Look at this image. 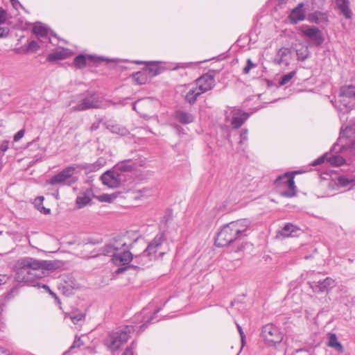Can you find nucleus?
I'll return each instance as SVG.
<instances>
[{"instance_id":"nucleus-1","label":"nucleus","mask_w":355,"mask_h":355,"mask_svg":"<svg viewBox=\"0 0 355 355\" xmlns=\"http://www.w3.org/2000/svg\"><path fill=\"white\" fill-rule=\"evenodd\" d=\"M58 267L59 263L57 261L37 260L32 257H24L17 262L15 280L17 282L31 284L33 286L43 288L55 300H58L56 294L46 284H34L36 279L42 278L49 271L54 270Z\"/></svg>"},{"instance_id":"nucleus-2","label":"nucleus","mask_w":355,"mask_h":355,"mask_svg":"<svg viewBox=\"0 0 355 355\" xmlns=\"http://www.w3.org/2000/svg\"><path fill=\"white\" fill-rule=\"evenodd\" d=\"M126 236L114 237L102 248L104 255L112 257V261L116 266L129 264L134 255L130 252L132 243H128Z\"/></svg>"},{"instance_id":"nucleus-3","label":"nucleus","mask_w":355,"mask_h":355,"mask_svg":"<svg viewBox=\"0 0 355 355\" xmlns=\"http://www.w3.org/2000/svg\"><path fill=\"white\" fill-rule=\"evenodd\" d=\"M126 236L114 237L102 248L104 255L112 257V261L116 266L129 264L134 255L130 252L132 243H128Z\"/></svg>"},{"instance_id":"nucleus-4","label":"nucleus","mask_w":355,"mask_h":355,"mask_svg":"<svg viewBox=\"0 0 355 355\" xmlns=\"http://www.w3.org/2000/svg\"><path fill=\"white\" fill-rule=\"evenodd\" d=\"M126 236L114 237L102 248L104 255L112 257V261L116 266L129 264L134 255L130 252L132 243H128Z\"/></svg>"},{"instance_id":"nucleus-5","label":"nucleus","mask_w":355,"mask_h":355,"mask_svg":"<svg viewBox=\"0 0 355 355\" xmlns=\"http://www.w3.org/2000/svg\"><path fill=\"white\" fill-rule=\"evenodd\" d=\"M250 224L248 220L241 219L224 225L217 234L215 245L218 247H225L245 237Z\"/></svg>"},{"instance_id":"nucleus-6","label":"nucleus","mask_w":355,"mask_h":355,"mask_svg":"<svg viewBox=\"0 0 355 355\" xmlns=\"http://www.w3.org/2000/svg\"><path fill=\"white\" fill-rule=\"evenodd\" d=\"M165 241L166 238L164 233L157 234L141 254L134 256L133 260L139 265L135 267L139 268L140 266H148L153 259H157V253L161 249L162 245Z\"/></svg>"},{"instance_id":"nucleus-7","label":"nucleus","mask_w":355,"mask_h":355,"mask_svg":"<svg viewBox=\"0 0 355 355\" xmlns=\"http://www.w3.org/2000/svg\"><path fill=\"white\" fill-rule=\"evenodd\" d=\"M133 331V326L126 325L110 333L104 340V344L109 351L114 353L127 343Z\"/></svg>"},{"instance_id":"nucleus-8","label":"nucleus","mask_w":355,"mask_h":355,"mask_svg":"<svg viewBox=\"0 0 355 355\" xmlns=\"http://www.w3.org/2000/svg\"><path fill=\"white\" fill-rule=\"evenodd\" d=\"M103 101L101 98L95 93L81 94L78 103L71 107L73 112H81L90 109L101 108Z\"/></svg>"},{"instance_id":"nucleus-9","label":"nucleus","mask_w":355,"mask_h":355,"mask_svg":"<svg viewBox=\"0 0 355 355\" xmlns=\"http://www.w3.org/2000/svg\"><path fill=\"white\" fill-rule=\"evenodd\" d=\"M306 171H294L291 172H286L283 175H279L274 182L275 187L281 184V181L283 180H286L288 184V190L282 191L281 195L286 198H292L296 195V187L295 185L294 178L296 174H301L305 173Z\"/></svg>"},{"instance_id":"nucleus-10","label":"nucleus","mask_w":355,"mask_h":355,"mask_svg":"<svg viewBox=\"0 0 355 355\" xmlns=\"http://www.w3.org/2000/svg\"><path fill=\"white\" fill-rule=\"evenodd\" d=\"M261 338L268 346H275L283 340V334L279 329L272 324H268L263 327Z\"/></svg>"},{"instance_id":"nucleus-11","label":"nucleus","mask_w":355,"mask_h":355,"mask_svg":"<svg viewBox=\"0 0 355 355\" xmlns=\"http://www.w3.org/2000/svg\"><path fill=\"white\" fill-rule=\"evenodd\" d=\"M75 171L74 167L69 166L47 180V183L51 185H71L76 181L73 175Z\"/></svg>"},{"instance_id":"nucleus-12","label":"nucleus","mask_w":355,"mask_h":355,"mask_svg":"<svg viewBox=\"0 0 355 355\" xmlns=\"http://www.w3.org/2000/svg\"><path fill=\"white\" fill-rule=\"evenodd\" d=\"M249 115L241 109L230 107L225 111V119L227 121L231 119V124L234 128H240L248 119Z\"/></svg>"},{"instance_id":"nucleus-13","label":"nucleus","mask_w":355,"mask_h":355,"mask_svg":"<svg viewBox=\"0 0 355 355\" xmlns=\"http://www.w3.org/2000/svg\"><path fill=\"white\" fill-rule=\"evenodd\" d=\"M310 288L315 293L328 292L335 286V281L331 277L324 279L313 278L308 282Z\"/></svg>"},{"instance_id":"nucleus-14","label":"nucleus","mask_w":355,"mask_h":355,"mask_svg":"<svg viewBox=\"0 0 355 355\" xmlns=\"http://www.w3.org/2000/svg\"><path fill=\"white\" fill-rule=\"evenodd\" d=\"M101 179L105 185L110 188L118 187L122 181L121 174L118 173L114 168L104 173L101 175Z\"/></svg>"},{"instance_id":"nucleus-15","label":"nucleus","mask_w":355,"mask_h":355,"mask_svg":"<svg viewBox=\"0 0 355 355\" xmlns=\"http://www.w3.org/2000/svg\"><path fill=\"white\" fill-rule=\"evenodd\" d=\"M214 76L211 74L206 73L196 80L195 87L202 94L214 87Z\"/></svg>"},{"instance_id":"nucleus-16","label":"nucleus","mask_w":355,"mask_h":355,"mask_svg":"<svg viewBox=\"0 0 355 355\" xmlns=\"http://www.w3.org/2000/svg\"><path fill=\"white\" fill-rule=\"evenodd\" d=\"M346 164L344 157H319L312 162L311 166L331 165L332 166H341Z\"/></svg>"},{"instance_id":"nucleus-17","label":"nucleus","mask_w":355,"mask_h":355,"mask_svg":"<svg viewBox=\"0 0 355 355\" xmlns=\"http://www.w3.org/2000/svg\"><path fill=\"white\" fill-rule=\"evenodd\" d=\"M303 36L308 37L316 45H321L324 42V37L320 30L316 27H308L302 32Z\"/></svg>"},{"instance_id":"nucleus-18","label":"nucleus","mask_w":355,"mask_h":355,"mask_svg":"<svg viewBox=\"0 0 355 355\" xmlns=\"http://www.w3.org/2000/svg\"><path fill=\"white\" fill-rule=\"evenodd\" d=\"M71 55L69 49L66 48H58L47 56L49 62L62 60L68 58Z\"/></svg>"},{"instance_id":"nucleus-19","label":"nucleus","mask_w":355,"mask_h":355,"mask_svg":"<svg viewBox=\"0 0 355 355\" xmlns=\"http://www.w3.org/2000/svg\"><path fill=\"white\" fill-rule=\"evenodd\" d=\"M137 164L132 159H127L119 162L113 168L116 169L118 173H121L123 172L132 171L137 168Z\"/></svg>"},{"instance_id":"nucleus-20","label":"nucleus","mask_w":355,"mask_h":355,"mask_svg":"<svg viewBox=\"0 0 355 355\" xmlns=\"http://www.w3.org/2000/svg\"><path fill=\"white\" fill-rule=\"evenodd\" d=\"M104 125L112 133L116 134L120 136H125L129 134V131L125 127L114 123L112 121H106L104 123Z\"/></svg>"},{"instance_id":"nucleus-21","label":"nucleus","mask_w":355,"mask_h":355,"mask_svg":"<svg viewBox=\"0 0 355 355\" xmlns=\"http://www.w3.org/2000/svg\"><path fill=\"white\" fill-rule=\"evenodd\" d=\"M303 3H300L291 12L289 18L293 24H297L300 21H302L305 18L304 12L302 10Z\"/></svg>"},{"instance_id":"nucleus-22","label":"nucleus","mask_w":355,"mask_h":355,"mask_svg":"<svg viewBox=\"0 0 355 355\" xmlns=\"http://www.w3.org/2000/svg\"><path fill=\"white\" fill-rule=\"evenodd\" d=\"M338 8L346 19H351L352 17V11L350 8V3L349 0H336Z\"/></svg>"},{"instance_id":"nucleus-23","label":"nucleus","mask_w":355,"mask_h":355,"mask_svg":"<svg viewBox=\"0 0 355 355\" xmlns=\"http://www.w3.org/2000/svg\"><path fill=\"white\" fill-rule=\"evenodd\" d=\"M175 118L182 124H189L194 121V116L183 110H177Z\"/></svg>"},{"instance_id":"nucleus-24","label":"nucleus","mask_w":355,"mask_h":355,"mask_svg":"<svg viewBox=\"0 0 355 355\" xmlns=\"http://www.w3.org/2000/svg\"><path fill=\"white\" fill-rule=\"evenodd\" d=\"M300 230L292 223H287L284 225L280 232L282 236L284 237L295 236Z\"/></svg>"},{"instance_id":"nucleus-25","label":"nucleus","mask_w":355,"mask_h":355,"mask_svg":"<svg viewBox=\"0 0 355 355\" xmlns=\"http://www.w3.org/2000/svg\"><path fill=\"white\" fill-rule=\"evenodd\" d=\"M291 53V50L288 48L282 47L279 49L274 58V63L277 65H281L284 62V58Z\"/></svg>"},{"instance_id":"nucleus-26","label":"nucleus","mask_w":355,"mask_h":355,"mask_svg":"<svg viewBox=\"0 0 355 355\" xmlns=\"http://www.w3.org/2000/svg\"><path fill=\"white\" fill-rule=\"evenodd\" d=\"M202 94L198 90L196 87H191L187 94L185 95V100L189 104L192 105L195 103L198 97L200 96Z\"/></svg>"},{"instance_id":"nucleus-27","label":"nucleus","mask_w":355,"mask_h":355,"mask_svg":"<svg viewBox=\"0 0 355 355\" xmlns=\"http://www.w3.org/2000/svg\"><path fill=\"white\" fill-rule=\"evenodd\" d=\"M328 345L338 351V352H343L344 349L341 343L338 340L337 336L335 334H331L329 338Z\"/></svg>"},{"instance_id":"nucleus-28","label":"nucleus","mask_w":355,"mask_h":355,"mask_svg":"<svg viewBox=\"0 0 355 355\" xmlns=\"http://www.w3.org/2000/svg\"><path fill=\"white\" fill-rule=\"evenodd\" d=\"M33 31L38 38H44L47 36L49 30L41 23H37L33 26Z\"/></svg>"},{"instance_id":"nucleus-29","label":"nucleus","mask_w":355,"mask_h":355,"mask_svg":"<svg viewBox=\"0 0 355 355\" xmlns=\"http://www.w3.org/2000/svg\"><path fill=\"white\" fill-rule=\"evenodd\" d=\"M340 94V96L347 98H355V86L352 85L342 86Z\"/></svg>"},{"instance_id":"nucleus-30","label":"nucleus","mask_w":355,"mask_h":355,"mask_svg":"<svg viewBox=\"0 0 355 355\" xmlns=\"http://www.w3.org/2000/svg\"><path fill=\"white\" fill-rule=\"evenodd\" d=\"M134 81L139 85L145 84L148 78L147 72L144 71H137L132 75Z\"/></svg>"},{"instance_id":"nucleus-31","label":"nucleus","mask_w":355,"mask_h":355,"mask_svg":"<svg viewBox=\"0 0 355 355\" xmlns=\"http://www.w3.org/2000/svg\"><path fill=\"white\" fill-rule=\"evenodd\" d=\"M73 324H78L80 321L84 320L85 315L78 310L73 311L67 315Z\"/></svg>"},{"instance_id":"nucleus-32","label":"nucleus","mask_w":355,"mask_h":355,"mask_svg":"<svg viewBox=\"0 0 355 355\" xmlns=\"http://www.w3.org/2000/svg\"><path fill=\"white\" fill-rule=\"evenodd\" d=\"M144 71L147 72L148 76H155L160 73V69L154 62H149Z\"/></svg>"},{"instance_id":"nucleus-33","label":"nucleus","mask_w":355,"mask_h":355,"mask_svg":"<svg viewBox=\"0 0 355 355\" xmlns=\"http://www.w3.org/2000/svg\"><path fill=\"white\" fill-rule=\"evenodd\" d=\"M355 181V174L353 177L341 176L338 178V182L343 187H348L349 185H354Z\"/></svg>"},{"instance_id":"nucleus-34","label":"nucleus","mask_w":355,"mask_h":355,"mask_svg":"<svg viewBox=\"0 0 355 355\" xmlns=\"http://www.w3.org/2000/svg\"><path fill=\"white\" fill-rule=\"evenodd\" d=\"M86 56L83 55H79L75 58L73 64L77 68L82 69L86 66Z\"/></svg>"},{"instance_id":"nucleus-35","label":"nucleus","mask_w":355,"mask_h":355,"mask_svg":"<svg viewBox=\"0 0 355 355\" xmlns=\"http://www.w3.org/2000/svg\"><path fill=\"white\" fill-rule=\"evenodd\" d=\"M91 198L85 194L80 195L78 196L76 198V203L79 208L85 207V205L89 204Z\"/></svg>"},{"instance_id":"nucleus-36","label":"nucleus","mask_w":355,"mask_h":355,"mask_svg":"<svg viewBox=\"0 0 355 355\" xmlns=\"http://www.w3.org/2000/svg\"><path fill=\"white\" fill-rule=\"evenodd\" d=\"M295 74H296V71H291V72L284 75L282 77V79L279 83V85L283 86V85H285L287 83H288V82H290L291 80V79L295 76Z\"/></svg>"},{"instance_id":"nucleus-37","label":"nucleus","mask_w":355,"mask_h":355,"mask_svg":"<svg viewBox=\"0 0 355 355\" xmlns=\"http://www.w3.org/2000/svg\"><path fill=\"white\" fill-rule=\"evenodd\" d=\"M297 59L301 61H304L308 58V50L306 49H297L296 51Z\"/></svg>"},{"instance_id":"nucleus-38","label":"nucleus","mask_w":355,"mask_h":355,"mask_svg":"<svg viewBox=\"0 0 355 355\" xmlns=\"http://www.w3.org/2000/svg\"><path fill=\"white\" fill-rule=\"evenodd\" d=\"M101 202H111L116 198V196L111 194H103L98 197Z\"/></svg>"},{"instance_id":"nucleus-39","label":"nucleus","mask_w":355,"mask_h":355,"mask_svg":"<svg viewBox=\"0 0 355 355\" xmlns=\"http://www.w3.org/2000/svg\"><path fill=\"white\" fill-rule=\"evenodd\" d=\"M136 192L138 193L141 197L149 196L153 193L152 189L148 187H144L141 189H138Z\"/></svg>"},{"instance_id":"nucleus-40","label":"nucleus","mask_w":355,"mask_h":355,"mask_svg":"<svg viewBox=\"0 0 355 355\" xmlns=\"http://www.w3.org/2000/svg\"><path fill=\"white\" fill-rule=\"evenodd\" d=\"M257 64L253 63L250 58L247 60L246 66L243 68V72L248 74L252 68L256 67Z\"/></svg>"},{"instance_id":"nucleus-41","label":"nucleus","mask_w":355,"mask_h":355,"mask_svg":"<svg viewBox=\"0 0 355 355\" xmlns=\"http://www.w3.org/2000/svg\"><path fill=\"white\" fill-rule=\"evenodd\" d=\"M8 19V14L6 10L0 7V24H4Z\"/></svg>"},{"instance_id":"nucleus-42","label":"nucleus","mask_w":355,"mask_h":355,"mask_svg":"<svg viewBox=\"0 0 355 355\" xmlns=\"http://www.w3.org/2000/svg\"><path fill=\"white\" fill-rule=\"evenodd\" d=\"M39 49H40V46H39L38 43L36 41L32 40V41H31L28 43V51H31L35 52Z\"/></svg>"},{"instance_id":"nucleus-43","label":"nucleus","mask_w":355,"mask_h":355,"mask_svg":"<svg viewBox=\"0 0 355 355\" xmlns=\"http://www.w3.org/2000/svg\"><path fill=\"white\" fill-rule=\"evenodd\" d=\"M313 16L315 18V21L316 23H318L320 21L326 19L325 14L320 12H315Z\"/></svg>"},{"instance_id":"nucleus-44","label":"nucleus","mask_w":355,"mask_h":355,"mask_svg":"<svg viewBox=\"0 0 355 355\" xmlns=\"http://www.w3.org/2000/svg\"><path fill=\"white\" fill-rule=\"evenodd\" d=\"M24 134H25V130L24 129H21V130H19L14 135V137H13L14 141H19L24 136Z\"/></svg>"},{"instance_id":"nucleus-45","label":"nucleus","mask_w":355,"mask_h":355,"mask_svg":"<svg viewBox=\"0 0 355 355\" xmlns=\"http://www.w3.org/2000/svg\"><path fill=\"white\" fill-rule=\"evenodd\" d=\"M9 33V28L7 26H0V37H5Z\"/></svg>"},{"instance_id":"nucleus-46","label":"nucleus","mask_w":355,"mask_h":355,"mask_svg":"<svg viewBox=\"0 0 355 355\" xmlns=\"http://www.w3.org/2000/svg\"><path fill=\"white\" fill-rule=\"evenodd\" d=\"M10 141L8 140L3 141L0 144V150L2 152L6 151L9 148Z\"/></svg>"},{"instance_id":"nucleus-47","label":"nucleus","mask_w":355,"mask_h":355,"mask_svg":"<svg viewBox=\"0 0 355 355\" xmlns=\"http://www.w3.org/2000/svg\"><path fill=\"white\" fill-rule=\"evenodd\" d=\"M347 145V143L343 144V146L339 148V151L337 150V147L338 146V144H335L334 146L331 149V155H334L333 153H343V149L344 146Z\"/></svg>"},{"instance_id":"nucleus-48","label":"nucleus","mask_w":355,"mask_h":355,"mask_svg":"<svg viewBox=\"0 0 355 355\" xmlns=\"http://www.w3.org/2000/svg\"><path fill=\"white\" fill-rule=\"evenodd\" d=\"M101 122H102L101 119H99V120L94 122L90 127V130L91 131L97 130L100 128V125H101Z\"/></svg>"},{"instance_id":"nucleus-49","label":"nucleus","mask_w":355,"mask_h":355,"mask_svg":"<svg viewBox=\"0 0 355 355\" xmlns=\"http://www.w3.org/2000/svg\"><path fill=\"white\" fill-rule=\"evenodd\" d=\"M10 2H11L12 7L17 10H18L19 8H24L22 5L20 3V2L18 0H10Z\"/></svg>"},{"instance_id":"nucleus-50","label":"nucleus","mask_w":355,"mask_h":355,"mask_svg":"<svg viewBox=\"0 0 355 355\" xmlns=\"http://www.w3.org/2000/svg\"><path fill=\"white\" fill-rule=\"evenodd\" d=\"M241 143L244 142L248 139V130H243L241 133Z\"/></svg>"},{"instance_id":"nucleus-51","label":"nucleus","mask_w":355,"mask_h":355,"mask_svg":"<svg viewBox=\"0 0 355 355\" xmlns=\"http://www.w3.org/2000/svg\"><path fill=\"white\" fill-rule=\"evenodd\" d=\"M82 345V342L80 340V338L76 339L71 346L69 348V350H72L73 348L76 347H80Z\"/></svg>"},{"instance_id":"nucleus-52","label":"nucleus","mask_w":355,"mask_h":355,"mask_svg":"<svg viewBox=\"0 0 355 355\" xmlns=\"http://www.w3.org/2000/svg\"><path fill=\"white\" fill-rule=\"evenodd\" d=\"M134 343H132L130 347H127L122 355H134L132 352Z\"/></svg>"},{"instance_id":"nucleus-53","label":"nucleus","mask_w":355,"mask_h":355,"mask_svg":"<svg viewBox=\"0 0 355 355\" xmlns=\"http://www.w3.org/2000/svg\"><path fill=\"white\" fill-rule=\"evenodd\" d=\"M38 209L40 210L41 212H42L44 214H49L51 212L50 209L45 208L44 207H42L41 209L38 207Z\"/></svg>"},{"instance_id":"nucleus-54","label":"nucleus","mask_w":355,"mask_h":355,"mask_svg":"<svg viewBox=\"0 0 355 355\" xmlns=\"http://www.w3.org/2000/svg\"><path fill=\"white\" fill-rule=\"evenodd\" d=\"M8 277L6 275H0V285L6 282Z\"/></svg>"},{"instance_id":"nucleus-55","label":"nucleus","mask_w":355,"mask_h":355,"mask_svg":"<svg viewBox=\"0 0 355 355\" xmlns=\"http://www.w3.org/2000/svg\"><path fill=\"white\" fill-rule=\"evenodd\" d=\"M285 187L286 188V189L285 191L288 190V184L286 183V180H282L281 181V184L279 185L277 187L279 188V187Z\"/></svg>"},{"instance_id":"nucleus-56","label":"nucleus","mask_w":355,"mask_h":355,"mask_svg":"<svg viewBox=\"0 0 355 355\" xmlns=\"http://www.w3.org/2000/svg\"><path fill=\"white\" fill-rule=\"evenodd\" d=\"M240 336H241V341H242V343H243L244 342V338H245V334L243 333V331L242 332H240L239 333Z\"/></svg>"},{"instance_id":"nucleus-57","label":"nucleus","mask_w":355,"mask_h":355,"mask_svg":"<svg viewBox=\"0 0 355 355\" xmlns=\"http://www.w3.org/2000/svg\"><path fill=\"white\" fill-rule=\"evenodd\" d=\"M236 326H237V329H238L239 332V333L242 332L243 329H242L241 327L239 324H236Z\"/></svg>"},{"instance_id":"nucleus-58","label":"nucleus","mask_w":355,"mask_h":355,"mask_svg":"<svg viewBox=\"0 0 355 355\" xmlns=\"http://www.w3.org/2000/svg\"><path fill=\"white\" fill-rule=\"evenodd\" d=\"M175 128H176L177 131H179L180 129H182V128L180 127L179 125H175Z\"/></svg>"},{"instance_id":"nucleus-59","label":"nucleus","mask_w":355,"mask_h":355,"mask_svg":"<svg viewBox=\"0 0 355 355\" xmlns=\"http://www.w3.org/2000/svg\"><path fill=\"white\" fill-rule=\"evenodd\" d=\"M164 254V252H159V257H162L163 255Z\"/></svg>"},{"instance_id":"nucleus-60","label":"nucleus","mask_w":355,"mask_h":355,"mask_svg":"<svg viewBox=\"0 0 355 355\" xmlns=\"http://www.w3.org/2000/svg\"><path fill=\"white\" fill-rule=\"evenodd\" d=\"M87 58L89 60H91L94 59V56H92V55H88Z\"/></svg>"},{"instance_id":"nucleus-61","label":"nucleus","mask_w":355,"mask_h":355,"mask_svg":"<svg viewBox=\"0 0 355 355\" xmlns=\"http://www.w3.org/2000/svg\"><path fill=\"white\" fill-rule=\"evenodd\" d=\"M146 324H143L140 327V329L141 331H143L144 329V327H145Z\"/></svg>"},{"instance_id":"nucleus-62","label":"nucleus","mask_w":355,"mask_h":355,"mask_svg":"<svg viewBox=\"0 0 355 355\" xmlns=\"http://www.w3.org/2000/svg\"><path fill=\"white\" fill-rule=\"evenodd\" d=\"M313 275H314L313 272H310L309 275V278H311V276Z\"/></svg>"},{"instance_id":"nucleus-63","label":"nucleus","mask_w":355,"mask_h":355,"mask_svg":"<svg viewBox=\"0 0 355 355\" xmlns=\"http://www.w3.org/2000/svg\"><path fill=\"white\" fill-rule=\"evenodd\" d=\"M137 64H143L144 62H141V61H136L135 62Z\"/></svg>"},{"instance_id":"nucleus-64","label":"nucleus","mask_w":355,"mask_h":355,"mask_svg":"<svg viewBox=\"0 0 355 355\" xmlns=\"http://www.w3.org/2000/svg\"><path fill=\"white\" fill-rule=\"evenodd\" d=\"M123 269H122V268H119L118 270H117V272H120L123 271Z\"/></svg>"}]
</instances>
